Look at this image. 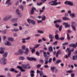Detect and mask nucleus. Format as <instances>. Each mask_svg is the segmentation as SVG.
<instances>
[{"label":"nucleus","instance_id":"7","mask_svg":"<svg viewBox=\"0 0 77 77\" xmlns=\"http://www.w3.org/2000/svg\"><path fill=\"white\" fill-rule=\"evenodd\" d=\"M15 55H19L20 54H23V51L22 50H19L18 51V53H14Z\"/></svg>","mask_w":77,"mask_h":77},{"label":"nucleus","instance_id":"25","mask_svg":"<svg viewBox=\"0 0 77 77\" xmlns=\"http://www.w3.org/2000/svg\"><path fill=\"white\" fill-rule=\"evenodd\" d=\"M5 44L6 45H8V46L11 45V43L8 41L7 42V43H5Z\"/></svg>","mask_w":77,"mask_h":77},{"label":"nucleus","instance_id":"30","mask_svg":"<svg viewBox=\"0 0 77 77\" xmlns=\"http://www.w3.org/2000/svg\"><path fill=\"white\" fill-rule=\"evenodd\" d=\"M70 16L71 17H72L74 18V17H75V14H70Z\"/></svg>","mask_w":77,"mask_h":77},{"label":"nucleus","instance_id":"34","mask_svg":"<svg viewBox=\"0 0 77 77\" xmlns=\"http://www.w3.org/2000/svg\"><path fill=\"white\" fill-rule=\"evenodd\" d=\"M46 18V17L45 16H43V17L42 18V21H45V19Z\"/></svg>","mask_w":77,"mask_h":77},{"label":"nucleus","instance_id":"5","mask_svg":"<svg viewBox=\"0 0 77 77\" xmlns=\"http://www.w3.org/2000/svg\"><path fill=\"white\" fill-rule=\"evenodd\" d=\"M27 21L29 24L31 23L33 25L35 24V23H36L35 21H34L33 20H31L30 19H28L27 20Z\"/></svg>","mask_w":77,"mask_h":77},{"label":"nucleus","instance_id":"53","mask_svg":"<svg viewBox=\"0 0 77 77\" xmlns=\"http://www.w3.org/2000/svg\"><path fill=\"white\" fill-rule=\"evenodd\" d=\"M55 26L57 28H59V25L57 24H56Z\"/></svg>","mask_w":77,"mask_h":77},{"label":"nucleus","instance_id":"11","mask_svg":"<svg viewBox=\"0 0 77 77\" xmlns=\"http://www.w3.org/2000/svg\"><path fill=\"white\" fill-rule=\"evenodd\" d=\"M59 54L60 55L62 54V52H61V51H60V50H58L56 54V57H58L59 56L58 54Z\"/></svg>","mask_w":77,"mask_h":77},{"label":"nucleus","instance_id":"15","mask_svg":"<svg viewBox=\"0 0 77 77\" xmlns=\"http://www.w3.org/2000/svg\"><path fill=\"white\" fill-rule=\"evenodd\" d=\"M16 13L18 15H19V17H22V15L20 14V12H19V10L17 9L16 10Z\"/></svg>","mask_w":77,"mask_h":77},{"label":"nucleus","instance_id":"62","mask_svg":"<svg viewBox=\"0 0 77 77\" xmlns=\"http://www.w3.org/2000/svg\"><path fill=\"white\" fill-rule=\"evenodd\" d=\"M22 48L23 50H25V48H26V47L24 46H23L22 47Z\"/></svg>","mask_w":77,"mask_h":77},{"label":"nucleus","instance_id":"24","mask_svg":"<svg viewBox=\"0 0 77 77\" xmlns=\"http://www.w3.org/2000/svg\"><path fill=\"white\" fill-rule=\"evenodd\" d=\"M26 52H25V54H28V53H29V51L28 48H26Z\"/></svg>","mask_w":77,"mask_h":77},{"label":"nucleus","instance_id":"36","mask_svg":"<svg viewBox=\"0 0 77 77\" xmlns=\"http://www.w3.org/2000/svg\"><path fill=\"white\" fill-rule=\"evenodd\" d=\"M67 38L68 41L70 40V37H69V35L68 34H67Z\"/></svg>","mask_w":77,"mask_h":77},{"label":"nucleus","instance_id":"23","mask_svg":"<svg viewBox=\"0 0 77 77\" xmlns=\"http://www.w3.org/2000/svg\"><path fill=\"white\" fill-rule=\"evenodd\" d=\"M26 52H25V54H28V53H29V51L28 48H26Z\"/></svg>","mask_w":77,"mask_h":77},{"label":"nucleus","instance_id":"52","mask_svg":"<svg viewBox=\"0 0 77 77\" xmlns=\"http://www.w3.org/2000/svg\"><path fill=\"white\" fill-rule=\"evenodd\" d=\"M27 59L28 60H32V58L27 57Z\"/></svg>","mask_w":77,"mask_h":77},{"label":"nucleus","instance_id":"2","mask_svg":"<svg viewBox=\"0 0 77 77\" xmlns=\"http://www.w3.org/2000/svg\"><path fill=\"white\" fill-rule=\"evenodd\" d=\"M43 54L44 57L45 58V65H47V64H48V58H47V53L45 52H43Z\"/></svg>","mask_w":77,"mask_h":77},{"label":"nucleus","instance_id":"64","mask_svg":"<svg viewBox=\"0 0 77 77\" xmlns=\"http://www.w3.org/2000/svg\"><path fill=\"white\" fill-rule=\"evenodd\" d=\"M34 76H35V75H34V74H31V77H33Z\"/></svg>","mask_w":77,"mask_h":77},{"label":"nucleus","instance_id":"41","mask_svg":"<svg viewBox=\"0 0 77 77\" xmlns=\"http://www.w3.org/2000/svg\"><path fill=\"white\" fill-rule=\"evenodd\" d=\"M66 45H68V42L67 43H64L63 44V46H65Z\"/></svg>","mask_w":77,"mask_h":77},{"label":"nucleus","instance_id":"28","mask_svg":"<svg viewBox=\"0 0 77 77\" xmlns=\"http://www.w3.org/2000/svg\"><path fill=\"white\" fill-rule=\"evenodd\" d=\"M55 38L56 40H58L59 39V35L56 34L55 36Z\"/></svg>","mask_w":77,"mask_h":77},{"label":"nucleus","instance_id":"4","mask_svg":"<svg viewBox=\"0 0 77 77\" xmlns=\"http://www.w3.org/2000/svg\"><path fill=\"white\" fill-rule=\"evenodd\" d=\"M29 64H27L26 65L23 64L22 66L24 69H30V67L29 66Z\"/></svg>","mask_w":77,"mask_h":77},{"label":"nucleus","instance_id":"56","mask_svg":"<svg viewBox=\"0 0 77 77\" xmlns=\"http://www.w3.org/2000/svg\"><path fill=\"white\" fill-rule=\"evenodd\" d=\"M37 23H42V20H37Z\"/></svg>","mask_w":77,"mask_h":77},{"label":"nucleus","instance_id":"61","mask_svg":"<svg viewBox=\"0 0 77 77\" xmlns=\"http://www.w3.org/2000/svg\"><path fill=\"white\" fill-rule=\"evenodd\" d=\"M31 74H34V73H35V71L33 70H31Z\"/></svg>","mask_w":77,"mask_h":77},{"label":"nucleus","instance_id":"38","mask_svg":"<svg viewBox=\"0 0 77 77\" xmlns=\"http://www.w3.org/2000/svg\"><path fill=\"white\" fill-rule=\"evenodd\" d=\"M40 45V44H37L36 45H35V47H34V48H38V47H39V46Z\"/></svg>","mask_w":77,"mask_h":77},{"label":"nucleus","instance_id":"46","mask_svg":"<svg viewBox=\"0 0 77 77\" xmlns=\"http://www.w3.org/2000/svg\"><path fill=\"white\" fill-rule=\"evenodd\" d=\"M62 26L61 25L59 28V31H61L62 30Z\"/></svg>","mask_w":77,"mask_h":77},{"label":"nucleus","instance_id":"6","mask_svg":"<svg viewBox=\"0 0 77 77\" xmlns=\"http://www.w3.org/2000/svg\"><path fill=\"white\" fill-rule=\"evenodd\" d=\"M12 15L11 16H7L6 17H5L3 18V21H8V20L9 19H10L11 17H12Z\"/></svg>","mask_w":77,"mask_h":77},{"label":"nucleus","instance_id":"26","mask_svg":"<svg viewBox=\"0 0 77 77\" xmlns=\"http://www.w3.org/2000/svg\"><path fill=\"white\" fill-rule=\"evenodd\" d=\"M48 51L50 52H52L53 51V48L52 47H50L48 48Z\"/></svg>","mask_w":77,"mask_h":77},{"label":"nucleus","instance_id":"20","mask_svg":"<svg viewBox=\"0 0 77 77\" xmlns=\"http://www.w3.org/2000/svg\"><path fill=\"white\" fill-rule=\"evenodd\" d=\"M62 20H64L65 21H66L67 20H70V19L69 18H67L65 17H62Z\"/></svg>","mask_w":77,"mask_h":77},{"label":"nucleus","instance_id":"10","mask_svg":"<svg viewBox=\"0 0 77 77\" xmlns=\"http://www.w3.org/2000/svg\"><path fill=\"white\" fill-rule=\"evenodd\" d=\"M49 39H51L50 42H52L54 38V36L51 34H49Z\"/></svg>","mask_w":77,"mask_h":77},{"label":"nucleus","instance_id":"14","mask_svg":"<svg viewBox=\"0 0 77 77\" xmlns=\"http://www.w3.org/2000/svg\"><path fill=\"white\" fill-rule=\"evenodd\" d=\"M70 47H73V48H76V46L75 44H71L69 45Z\"/></svg>","mask_w":77,"mask_h":77},{"label":"nucleus","instance_id":"50","mask_svg":"<svg viewBox=\"0 0 77 77\" xmlns=\"http://www.w3.org/2000/svg\"><path fill=\"white\" fill-rule=\"evenodd\" d=\"M31 60H34L35 61H36V59L35 58H32Z\"/></svg>","mask_w":77,"mask_h":77},{"label":"nucleus","instance_id":"39","mask_svg":"<svg viewBox=\"0 0 77 77\" xmlns=\"http://www.w3.org/2000/svg\"><path fill=\"white\" fill-rule=\"evenodd\" d=\"M38 33H41V34L43 33V31H41L40 30H38Z\"/></svg>","mask_w":77,"mask_h":77},{"label":"nucleus","instance_id":"33","mask_svg":"<svg viewBox=\"0 0 77 77\" xmlns=\"http://www.w3.org/2000/svg\"><path fill=\"white\" fill-rule=\"evenodd\" d=\"M66 72H67V73H72V72H73V71H72V70L67 71H66Z\"/></svg>","mask_w":77,"mask_h":77},{"label":"nucleus","instance_id":"37","mask_svg":"<svg viewBox=\"0 0 77 77\" xmlns=\"http://www.w3.org/2000/svg\"><path fill=\"white\" fill-rule=\"evenodd\" d=\"M35 48H33V49H32L31 52L32 54L35 51Z\"/></svg>","mask_w":77,"mask_h":77},{"label":"nucleus","instance_id":"19","mask_svg":"<svg viewBox=\"0 0 77 77\" xmlns=\"http://www.w3.org/2000/svg\"><path fill=\"white\" fill-rule=\"evenodd\" d=\"M74 48H73L69 52V53L68 54V56L69 57L71 55V52H72V51H74Z\"/></svg>","mask_w":77,"mask_h":77},{"label":"nucleus","instance_id":"3","mask_svg":"<svg viewBox=\"0 0 77 77\" xmlns=\"http://www.w3.org/2000/svg\"><path fill=\"white\" fill-rule=\"evenodd\" d=\"M72 25H71V27L72 28V29L73 31H76V28L74 26V24H75L76 23L75 22L72 21L71 22Z\"/></svg>","mask_w":77,"mask_h":77},{"label":"nucleus","instance_id":"47","mask_svg":"<svg viewBox=\"0 0 77 77\" xmlns=\"http://www.w3.org/2000/svg\"><path fill=\"white\" fill-rule=\"evenodd\" d=\"M36 54L37 55V56H40V55H39V52L38 51L36 52Z\"/></svg>","mask_w":77,"mask_h":77},{"label":"nucleus","instance_id":"8","mask_svg":"<svg viewBox=\"0 0 77 77\" xmlns=\"http://www.w3.org/2000/svg\"><path fill=\"white\" fill-rule=\"evenodd\" d=\"M64 4H67L68 5H69V6H73V3L70 1H66L65 2Z\"/></svg>","mask_w":77,"mask_h":77},{"label":"nucleus","instance_id":"9","mask_svg":"<svg viewBox=\"0 0 77 77\" xmlns=\"http://www.w3.org/2000/svg\"><path fill=\"white\" fill-rule=\"evenodd\" d=\"M68 23H66L65 22H64L63 23V25H64L65 26V28H67V27H70V25H68Z\"/></svg>","mask_w":77,"mask_h":77},{"label":"nucleus","instance_id":"18","mask_svg":"<svg viewBox=\"0 0 77 77\" xmlns=\"http://www.w3.org/2000/svg\"><path fill=\"white\" fill-rule=\"evenodd\" d=\"M11 0H7L5 3V4H8V6L9 5H12V3L10 1Z\"/></svg>","mask_w":77,"mask_h":77},{"label":"nucleus","instance_id":"45","mask_svg":"<svg viewBox=\"0 0 77 77\" xmlns=\"http://www.w3.org/2000/svg\"><path fill=\"white\" fill-rule=\"evenodd\" d=\"M25 40L26 39L25 38L22 39V40L23 43H25V42H26V41H25Z\"/></svg>","mask_w":77,"mask_h":77},{"label":"nucleus","instance_id":"40","mask_svg":"<svg viewBox=\"0 0 77 77\" xmlns=\"http://www.w3.org/2000/svg\"><path fill=\"white\" fill-rule=\"evenodd\" d=\"M56 68V67H51V70L52 71H53L54 70V69Z\"/></svg>","mask_w":77,"mask_h":77},{"label":"nucleus","instance_id":"16","mask_svg":"<svg viewBox=\"0 0 77 77\" xmlns=\"http://www.w3.org/2000/svg\"><path fill=\"white\" fill-rule=\"evenodd\" d=\"M61 22H62V20L59 19L55 20L54 21V24H56V23H60Z\"/></svg>","mask_w":77,"mask_h":77},{"label":"nucleus","instance_id":"31","mask_svg":"<svg viewBox=\"0 0 77 77\" xmlns=\"http://www.w3.org/2000/svg\"><path fill=\"white\" fill-rule=\"evenodd\" d=\"M18 19H13L11 20V21L12 22H17Z\"/></svg>","mask_w":77,"mask_h":77},{"label":"nucleus","instance_id":"21","mask_svg":"<svg viewBox=\"0 0 77 77\" xmlns=\"http://www.w3.org/2000/svg\"><path fill=\"white\" fill-rule=\"evenodd\" d=\"M57 0H55L54 1H52L53 3L51 4V6H55V4H56V3H56V2H57Z\"/></svg>","mask_w":77,"mask_h":77},{"label":"nucleus","instance_id":"63","mask_svg":"<svg viewBox=\"0 0 77 77\" xmlns=\"http://www.w3.org/2000/svg\"><path fill=\"white\" fill-rule=\"evenodd\" d=\"M7 77H11V74L10 73H8L7 75Z\"/></svg>","mask_w":77,"mask_h":77},{"label":"nucleus","instance_id":"58","mask_svg":"<svg viewBox=\"0 0 77 77\" xmlns=\"http://www.w3.org/2000/svg\"><path fill=\"white\" fill-rule=\"evenodd\" d=\"M57 44V42L56 41L54 43H53V45H56V44Z\"/></svg>","mask_w":77,"mask_h":77},{"label":"nucleus","instance_id":"49","mask_svg":"<svg viewBox=\"0 0 77 77\" xmlns=\"http://www.w3.org/2000/svg\"><path fill=\"white\" fill-rule=\"evenodd\" d=\"M52 61V59H51V58H50L49 59V60L48 62H48H49V63H50Z\"/></svg>","mask_w":77,"mask_h":77},{"label":"nucleus","instance_id":"51","mask_svg":"<svg viewBox=\"0 0 77 77\" xmlns=\"http://www.w3.org/2000/svg\"><path fill=\"white\" fill-rule=\"evenodd\" d=\"M60 3H61L60 2L58 3H55V6H56V5H60Z\"/></svg>","mask_w":77,"mask_h":77},{"label":"nucleus","instance_id":"27","mask_svg":"<svg viewBox=\"0 0 77 77\" xmlns=\"http://www.w3.org/2000/svg\"><path fill=\"white\" fill-rule=\"evenodd\" d=\"M62 62V60H57L55 64H58L59 63H61Z\"/></svg>","mask_w":77,"mask_h":77},{"label":"nucleus","instance_id":"60","mask_svg":"<svg viewBox=\"0 0 77 77\" xmlns=\"http://www.w3.org/2000/svg\"><path fill=\"white\" fill-rule=\"evenodd\" d=\"M20 8L21 9H23V8H24V6H23L21 5H20Z\"/></svg>","mask_w":77,"mask_h":77},{"label":"nucleus","instance_id":"42","mask_svg":"<svg viewBox=\"0 0 77 77\" xmlns=\"http://www.w3.org/2000/svg\"><path fill=\"white\" fill-rule=\"evenodd\" d=\"M69 48H67L66 50V51L67 52V53H68H68H69V51H69Z\"/></svg>","mask_w":77,"mask_h":77},{"label":"nucleus","instance_id":"57","mask_svg":"<svg viewBox=\"0 0 77 77\" xmlns=\"http://www.w3.org/2000/svg\"><path fill=\"white\" fill-rule=\"evenodd\" d=\"M74 75H75V74H74V73H72L71 74V77H74Z\"/></svg>","mask_w":77,"mask_h":77},{"label":"nucleus","instance_id":"59","mask_svg":"<svg viewBox=\"0 0 77 77\" xmlns=\"http://www.w3.org/2000/svg\"><path fill=\"white\" fill-rule=\"evenodd\" d=\"M35 36H38V37L40 36V34H35Z\"/></svg>","mask_w":77,"mask_h":77},{"label":"nucleus","instance_id":"54","mask_svg":"<svg viewBox=\"0 0 77 77\" xmlns=\"http://www.w3.org/2000/svg\"><path fill=\"white\" fill-rule=\"evenodd\" d=\"M15 71L14 69L12 68L11 69H10V71H11L12 72H14Z\"/></svg>","mask_w":77,"mask_h":77},{"label":"nucleus","instance_id":"44","mask_svg":"<svg viewBox=\"0 0 77 77\" xmlns=\"http://www.w3.org/2000/svg\"><path fill=\"white\" fill-rule=\"evenodd\" d=\"M59 39L61 41H63L65 39V38L64 37H60Z\"/></svg>","mask_w":77,"mask_h":77},{"label":"nucleus","instance_id":"35","mask_svg":"<svg viewBox=\"0 0 77 77\" xmlns=\"http://www.w3.org/2000/svg\"><path fill=\"white\" fill-rule=\"evenodd\" d=\"M19 59L23 60H24V59H25V58L23 57H19Z\"/></svg>","mask_w":77,"mask_h":77},{"label":"nucleus","instance_id":"48","mask_svg":"<svg viewBox=\"0 0 77 77\" xmlns=\"http://www.w3.org/2000/svg\"><path fill=\"white\" fill-rule=\"evenodd\" d=\"M41 64L38 65L37 66V68H39L41 67Z\"/></svg>","mask_w":77,"mask_h":77},{"label":"nucleus","instance_id":"29","mask_svg":"<svg viewBox=\"0 0 77 77\" xmlns=\"http://www.w3.org/2000/svg\"><path fill=\"white\" fill-rule=\"evenodd\" d=\"M8 40L10 41H14V38H11V37H9L8 38Z\"/></svg>","mask_w":77,"mask_h":77},{"label":"nucleus","instance_id":"12","mask_svg":"<svg viewBox=\"0 0 77 77\" xmlns=\"http://www.w3.org/2000/svg\"><path fill=\"white\" fill-rule=\"evenodd\" d=\"M17 68H18L19 69H20V71H21V72H25V71H26V70L23 69L22 67H20V66H17Z\"/></svg>","mask_w":77,"mask_h":77},{"label":"nucleus","instance_id":"43","mask_svg":"<svg viewBox=\"0 0 77 77\" xmlns=\"http://www.w3.org/2000/svg\"><path fill=\"white\" fill-rule=\"evenodd\" d=\"M7 31V29H5L2 31V32L4 33V34H6V31Z\"/></svg>","mask_w":77,"mask_h":77},{"label":"nucleus","instance_id":"55","mask_svg":"<svg viewBox=\"0 0 77 77\" xmlns=\"http://www.w3.org/2000/svg\"><path fill=\"white\" fill-rule=\"evenodd\" d=\"M40 62L41 63H44V60H40Z\"/></svg>","mask_w":77,"mask_h":77},{"label":"nucleus","instance_id":"32","mask_svg":"<svg viewBox=\"0 0 77 77\" xmlns=\"http://www.w3.org/2000/svg\"><path fill=\"white\" fill-rule=\"evenodd\" d=\"M40 77H42L44 75V73L42 71H41L40 73H39Z\"/></svg>","mask_w":77,"mask_h":77},{"label":"nucleus","instance_id":"1","mask_svg":"<svg viewBox=\"0 0 77 77\" xmlns=\"http://www.w3.org/2000/svg\"><path fill=\"white\" fill-rule=\"evenodd\" d=\"M7 56L8 53L7 52H5L4 54L3 55L4 58H2L0 60V62L1 64H3V65L6 64V63L5 62H6V59L5 58V57H7Z\"/></svg>","mask_w":77,"mask_h":77},{"label":"nucleus","instance_id":"13","mask_svg":"<svg viewBox=\"0 0 77 77\" xmlns=\"http://www.w3.org/2000/svg\"><path fill=\"white\" fill-rule=\"evenodd\" d=\"M36 8H34V7H32V8L31 11V14H32L34 13V11H36Z\"/></svg>","mask_w":77,"mask_h":77},{"label":"nucleus","instance_id":"17","mask_svg":"<svg viewBox=\"0 0 77 77\" xmlns=\"http://www.w3.org/2000/svg\"><path fill=\"white\" fill-rule=\"evenodd\" d=\"M1 51H0V53L1 54H3L4 53V51H5V48H1Z\"/></svg>","mask_w":77,"mask_h":77},{"label":"nucleus","instance_id":"22","mask_svg":"<svg viewBox=\"0 0 77 77\" xmlns=\"http://www.w3.org/2000/svg\"><path fill=\"white\" fill-rule=\"evenodd\" d=\"M77 59V55L76 56H72V60H75Z\"/></svg>","mask_w":77,"mask_h":77}]
</instances>
